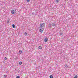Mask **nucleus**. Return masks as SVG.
Here are the masks:
<instances>
[{"label": "nucleus", "instance_id": "obj_1", "mask_svg": "<svg viewBox=\"0 0 78 78\" xmlns=\"http://www.w3.org/2000/svg\"><path fill=\"white\" fill-rule=\"evenodd\" d=\"M44 28L45 23H44L40 24V26L39 28V30L40 33H42Z\"/></svg>", "mask_w": 78, "mask_h": 78}, {"label": "nucleus", "instance_id": "obj_2", "mask_svg": "<svg viewBox=\"0 0 78 78\" xmlns=\"http://www.w3.org/2000/svg\"><path fill=\"white\" fill-rule=\"evenodd\" d=\"M44 41L45 42H47V41H48V38H45L44 39Z\"/></svg>", "mask_w": 78, "mask_h": 78}, {"label": "nucleus", "instance_id": "obj_3", "mask_svg": "<svg viewBox=\"0 0 78 78\" xmlns=\"http://www.w3.org/2000/svg\"><path fill=\"white\" fill-rule=\"evenodd\" d=\"M11 13L12 14H14V9H12L11 11Z\"/></svg>", "mask_w": 78, "mask_h": 78}, {"label": "nucleus", "instance_id": "obj_4", "mask_svg": "<svg viewBox=\"0 0 78 78\" xmlns=\"http://www.w3.org/2000/svg\"><path fill=\"white\" fill-rule=\"evenodd\" d=\"M52 25L53 26V27H55L56 26V23H53L52 24Z\"/></svg>", "mask_w": 78, "mask_h": 78}, {"label": "nucleus", "instance_id": "obj_5", "mask_svg": "<svg viewBox=\"0 0 78 78\" xmlns=\"http://www.w3.org/2000/svg\"><path fill=\"white\" fill-rule=\"evenodd\" d=\"M49 28H51V25L50 24V23H49L48 25Z\"/></svg>", "mask_w": 78, "mask_h": 78}, {"label": "nucleus", "instance_id": "obj_6", "mask_svg": "<svg viewBox=\"0 0 78 78\" xmlns=\"http://www.w3.org/2000/svg\"><path fill=\"white\" fill-rule=\"evenodd\" d=\"M27 34H27V33L26 32H25L24 34V35L25 36H27Z\"/></svg>", "mask_w": 78, "mask_h": 78}, {"label": "nucleus", "instance_id": "obj_7", "mask_svg": "<svg viewBox=\"0 0 78 78\" xmlns=\"http://www.w3.org/2000/svg\"><path fill=\"white\" fill-rule=\"evenodd\" d=\"M19 52L20 54H21L22 53V51L21 50H20L19 51Z\"/></svg>", "mask_w": 78, "mask_h": 78}, {"label": "nucleus", "instance_id": "obj_8", "mask_svg": "<svg viewBox=\"0 0 78 78\" xmlns=\"http://www.w3.org/2000/svg\"><path fill=\"white\" fill-rule=\"evenodd\" d=\"M42 47L40 46H39V47H38V48L39 49H40V50H41V49H42Z\"/></svg>", "mask_w": 78, "mask_h": 78}, {"label": "nucleus", "instance_id": "obj_9", "mask_svg": "<svg viewBox=\"0 0 78 78\" xmlns=\"http://www.w3.org/2000/svg\"><path fill=\"white\" fill-rule=\"evenodd\" d=\"M55 2L56 3H58L59 2V0H56Z\"/></svg>", "mask_w": 78, "mask_h": 78}, {"label": "nucleus", "instance_id": "obj_10", "mask_svg": "<svg viewBox=\"0 0 78 78\" xmlns=\"http://www.w3.org/2000/svg\"><path fill=\"white\" fill-rule=\"evenodd\" d=\"M22 64V62H19V64H20V65H21V64Z\"/></svg>", "mask_w": 78, "mask_h": 78}, {"label": "nucleus", "instance_id": "obj_11", "mask_svg": "<svg viewBox=\"0 0 78 78\" xmlns=\"http://www.w3.org/2000/svg\"><path fill=\"white\" fill-rule=\"evenodd\" d=\"M12 27L13 28H15V25L14 24H12Z\"/></svg>", "mask_w": 78, "mask_h": 78}, {"label": "nucleus", "instance_id": "obj_12", "mask_svg": "<svg viewBox=\"0 0 78 78\" xmlns=\"http://www.w3.org/2000/svg\"><path fill=\"white\" fill-rule=\"evenodd\" d=\"M65 67H66V68H67V67H68V66H67V64H66L65 65Z\"/></svg>", "mask_w": 78, "mask_h": 78}, {"label": "nucleus", "instance_id": "obj_13", "mask_svg": "<svg viewBox=\"0 0 78 78\" xmlns=\"http://www.w3.org/2000/svg\"><path fill=\"white\" fill-rule=\"evenodd\" d=\"M50 78H53V75H50Z\"/></svg>", "mask_w": 78, "mask_h": 78}, {"label": "nucleus", "instance_id": "obj_14", "mask_svg": "<svg viewBox=\"0 0 78 78\" xmlns=\"http://www.w3.org/2000/svg\"><path fill=\"white\" fill-rule=\"evenodd\" d=\"M74 78H78V76H77V75H76L75 77H74Z\"/></svg>", "mask_w": 78, "mask_h": 78}, {"label": "nucleus", "instance_id": "obj_15", "mask_svg": "<svg viewBox=\"0 0 78 78\" xmlns=\"http://www.w3.org/2000/svg\"><path fill=\"white\" fill-rule=\"evenodd\" d=\"M4 78H6L7 77V75H5L4 76Z\"/></svg>", "mask_w": 78, "mask_h": 78}, {"label": "nucleus", "instance_id": "obj_16", "mask_svg": "<svg viewBox=\"0 0 78 78\" xmlns=\"http://www.w3.org/2000/svg\"><path fill=\"white\" fill-rule=\"evenodd\" d=\"M60 36H63V34H62V33H60Z\"/></svg>", "mask_w": 78, "mask_h": 78}, {"label": "nucleus", "instance_id": "obj_17", "mask_svg": "<svg viewBox=\"0 0 78 78\" xmlns=\"http://www.w3.org/2000/svg\"><path fill=\"white\" fill-rule=\"evenodd\" d=\"M4 60H6L7 59V58H6V57H5L4 58Z\"/></svg>", "mask_w": 78, "mask_h": 78}, {"label": "nucleus", "instance_id": "obj_18", "mask_svg": "<svg viewBox=\"0 0 78 78\" xmlns=\"http://www.w3.org/2000/svg\"><path fill=\"white\" fill-rule=\"evenodd\" d=\"M13 10H14V11H17V9L16 8H14Z\"/></svg>", "mask_w": 78, "mask_h": 78}, {"label": "nucleus", "instance_id": "obj_19", "mask_svg": "<svg viewBox=\"0 0 78 78\" xmlns=\"http://www.w3.org/2000/svg\"><path fill=\"white\" fill-rule=\"evenodd\" d=\"M16 78H20V76H16Z\"/></svg>", "mask_w": 78, "mask_h": 78}, {"label": "nucleus", "instance_id": "obj_20", "mask_svg": "<svg viewBox=\"0 0 78 78\" xmlns=\"http://www.w3.org/2000/svg\"><path fill=\"white\" fill-rule=\"evenodd\" d=\"M27 2H30V0H27Z\"/></svg>", "mask_w": 78, "mask_h": 78}]
</instances>
